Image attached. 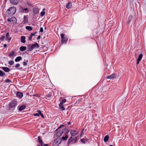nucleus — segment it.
I'll use <instances>...</instances> for the list:
<instances>
[{"instance_id": "nucleus-1", "label": "nucleus", "mask_w": 146, "mask_h": 146, "mask_svg": "<svg viewBox=\"0 0 146 146\" xmlns=\"http://www.w3.org/2000/svg\"><path fill=\"white\" fill-rule=\"evenodd\" d=\"M17 10L16 8L14 7H12L8 9L7 12L9 16H11L13 15Z\"/></svg>"}, {"instance_id": "nucleus-2", "label": "nucleus", "mask_w": 146, "mask_h": 146, "mask_svg": "<svg viewBox=\"0 0 146 146\" xmlns=\"http://www.w3.org/2000/svg\"><path fill=\"white\" fill-rule=\"evenodd\" d=\"M61 37V43L63 44V43H66L68 40V38L67 36H65L63 34H62L60 35Z\"/></svg>"}, {"instance_id": "nucleus-3", "label": "nucleus", "mask_w": 146, "mask_h": 146, "mask_svg": "<svg viewBox=\"0 0 146 146\" xmlns=\"http://www.w3.org/2000/svg\"><path fill=\"white\" fill-rule=\"evenodd\" d=\"M77 140V137H76L73 138L72 137H71L68 141V143L69 145L72 143H75Z\"/></svg>"}, {"instance_id": "nucleus-4", "label": "nucleus", "mask_w": 146, "mask_h": 146, "mask_svg": "<svg viewBox=\"0 0 146 146\" xmlns=\"http://www.w3.org/2000/svg\"><path fill=\"white\" fill-rule=\"evenodd\" d=\"M17 105V102L15 100H13L9 104L10 107L12 108H15Z\"/></svg>"}, {"instance_id": "nucleus-5", "label": "nucleus", "mask_w": 146, "mask_h": 146, "mask_svg": "<svg viewBox=\"0 0 146 146\" xmlns=\"http://www.w3.org/2000/svg\"><path fill=\"white\" fill-rule=\"evenodd\" d=\"M61 142V139L60 138H57L54 141V143L56 146L58 145Z\"/></svg>"}, {"instance_id": "nucleus-6", "label": "nucleus", "mask_w": 146, "mask_h": 146, "mask_svg": "<svg viewBox=\"0 0 146 146\" xmlns=\"http://www.w3.org/2000/svg\"><path fill=\"white\" fill-rule=\"evenodd\" d=\"M8 22H12L13 23H15L17 21L16 19L14 17H12L10 18H8L7 19Z\"/></svg>"}, {"instance_id": "nucleus-7", "label": "nucleus", "mask_w": 146, "mask_h": 146, "mask_svg": "<svg viewBox=\"0 0 146 146\" xmlns=\"http://www.w3.org/2000/svg\"><path fill=\"white\" fill-rule=\"evenodd\" d=\"M20 11L23 13H27L29 12V10L27 8H23V7H21L20 9Z\"/></svg>"}, {"instance_id": "nucleus-8", "label": "nucleus", "mask_w": 146, "mask_h": 146, "mask_svg": "<svg viewBox=\"0 0 146 146\" xmlns=\"http://www.w3.org/2000/svg\"><path fill=\"white\" fill-rule=\"evenodd\" d=\"M70 134L72 136H75L78 134V132L74 130H71Z\"/></svg>"}, {"instance_id": "nucleus-9", "label": "nucleus", "mask_w": 146, "mask_h": 146, "mask_svg": "<svg viewBox=\"0 0 146 146\" xmlns=\"http://www.w3.org/2000/svg\"><path fill=\"white\" fill-rule=\"evenodd\" d=\"M10 3L13 5H17L19 2L18 0H9Z\"/></svg>"}, {"instance_id": "nucleus-10", "label": "nucleus", "mask_w": 146, "mask_h": 146, "mask_svg": "<svg viewBox=\"0 0 146 146\" xmlns=\"http://www.w3.org/2000/svg\"><path fill=\"white\" fill-rule=\"evenodd\" d=\"M143 57V55L141 54H139V56L137 60V64H139V62L141 60Z\"/></svg>"}, {"instance_id": "nucleus-11", "label": "nucleus", "mask_w": 146, "mask_h": 146, "mask_svg": "<svg viewBox=\"0 0 146 146\" xmlns=\"http://www.w3.org/2000/svg\"><path fill=\"white\" fill-rule=\"evenodd\" d=\"M33 13L35 14H37L39 11V8H34L33 9Z\"/></svg>"}, {"instance_id": "nucleus-12", "label": "nucleus", "mask_w": 146, "mask_h": 146, "mask_svg": "<svg viewBox=\"0 0 146 146\" xmlns=\"http://www.w3.org/2000/svg\"><path fill=\"white\" fill-rule=\"evenodd\" d=\"M9 32L7 33L6 34V40H7L8 42H9L11 39V37H9Z\"/></svg>"}, {"instance_id": "nucleus-13", "label": "nucleus", "mask_w": 146, "mask_h": 146, "mask_svg": "<svg viewBox=\"0 0 146 146\" xmlns=\"http://www.w3.org/2000/svg\"><path fill=\"white\" fill-rule=\"evenodd\" d=\"M33 49L34 48H38L39 47V46L37 43H35V44H33L32 45Z\"/></svg>"}, {"instance_id": "nucleus-14", "label": "nucleus", "mask_w": 146, "mask_h": 146, "mask_svg": "<svg viewBox=\"0 0 146 146\" xmlns=\"http://www.w3.org/2000/svg\"><path fill=\"white\" fill-rule=\"evenodd\" d=\"M63 133V132L62 130H59L58 131L56 134V135L57 137L61 136Z\"/></svg>"}, {"instance_id": "nucleus-15", "label": "nucleus", "mask_w": 146, "mask_h": 146, "mask_svg": "<svg viewBox=\"0 0 146 146\" xmlns=\"http://www.w3.org/2000/svg\"><path fill=\"white\" fill-rule=\"evenodd\" d=\"M25 37L24 36H22L21 37V42L25 43L26 42Z\"/></svg>"}, {"instance_id": "nucleus-16", "label": "nucleus", "mask_w": 146, "mask_h": 146, "mask_svg": "<svg viewBox=\"0 0 146 146\" xmlns=\"http://www.w3.org/2000/svg\"><path fill=\"white\" fill-rule=\"evenodd\" d=\"M2 69L6 72H8L10 71L8 67H3L2 68Z\"/></svg>"}, {"instance_id": "nucleus-17", "label": "nucleus", "mask_w": 146, "mask_h": 146, "mask_svg": "<svg viewBox=\"0 0 146 146\" xmlns=\"http://www.w3.org/2000/svg\"><path fill=\"white\" fill-rule=\"evenodd\" d=\"M38 140L39 143L42 146L43 144V143L42 142V140L40 139V137L38 136Z\"/></svg>"}, {"instance_id": "nucleus-18", "label": "nucleus", "mask_w": 146, "mask_h": 146, "mask_svg": "<svg viewBox=\"0 0 146 146\" xmlns=\"http://www.w3.org/2000/svg\"><path fill=\"white\" fill-rule=\"evenodd\" d=\"M72 7V4L71 2H69L66 5V7L68 9H69L71 8Z\"/></svg>"}, {"instance_id": "nucleus-19", "label": "nucleus", "mask_w": 146, "mask_h": 146, "mask_svg": "<svg viewBox=\"0 0 146 146\" xmlns=\"http://www.w3.org/2000/svg\"><path fill=\"white\" fill-rule=\"evenodd\" d=\"M59 109L61 110L62 111H63L65 110V108L64 107L63 104L60 103L59 105Z\"/></svg>"}, {"instance_id": "nucleus-20", "label": "nucleus", "mask_w": 146, "mask_h": 146, "mask_svg": "<svg viewBox=\"0 0 146 146\" xmlns=\"http://www.w3.org/2000/svg\"><path fill=\"white\" fill-rule=\"evenodd\" d=\"M16 95L17 97L19 98H21L23 96V94L21 93L17 92V93Z\"/></svg>"}, {"instance_id": "nucleus-21", "label": "nucleus", "mask_w": 146, "mask_h": 146, "mask_svg": "<svg viewBox=\"0 0 146 146\" xmlns=\"http://www.w3.org/2000/svg\"><path fill=\"white\" fill-rule=\"evenodd\" d=\"M27 48H28V51H31L33 49L32 45H29L27 46Z\"/></svg>"}, {"instance_id": "nucleus-22", "label": "nucleus", "mask_w": 146, "mask_h": 146, "mask_svg": "<svg viewBox=\"0 0 146 146\" xmlns=\"http://www.w3.org/2000/svg\"><path fill=\"white\" fill-rule=\"evenodd\" d=\"M115 76L114 74H111V75L108 76L107 77V78L108 79L113 78H115Z\"/></svg>"}, {"instance_id": "nucleus-23", "label": "nucleus", "mask_w": 146, "mask_h": 146, "mask_svg": "<svg viewBox=\"0 0 146 146\" xmlns=\"http://www.w3.org/2000/svg\"><path fill=\"white\" fill-rule=\"evenodd\" d=\"M22 57L20 56L17 57L15 59V61L16 62H18L21 60Z\"/></svg>"}, {"instance_id": "nucleus-24", "label": "nucleus", "mask_w": 146, "mask_h": 146, "mask_svg": "<svg viewBox=\"0 0 146 146\" xmlns=\"http://www.w3.org/2000/svg\"><path fill=\"white\" fill-rule=\"evenodd\" d=\"M62 131L63 132V133H64L66 134L68 133L69 131L66 128L64 129Z\"/></svg>"}, {"instance_id": "nucleus-25", "label": "nucleus", "mask_w": 146, "mask_h": 146, "mask_svg": "<svg viewBox=\"0 0 146 146\" xmlns=\"http://www.w3.org/2000/svg\"><path fill=\"white\" fill-rule=\"evenodd\" d=\"M25 108V106L24 105H22L21 106L19 109V110L22 111Z\"/></svg>"}, {"instance_id": "nucleus-26", "label": "nucleus", "mask_w": 146, "mask_h": 146, "mask_svg": "<svg viewBox=\"0 0 146 146\" xmlns=\"http://www.w3.org/2000/svg\"><path fill=\"white\" fill-rule=\"evenodd\" d=\"M27 48L25 46H22L20 47V50L21 51H23L26 50Z\"/></svg>"}, {"instance_id": "nucleus-27", "label": "nucleus", "mask_w": 146, "mask_h": 146, "mask_svg": "<svg viewBox=\"0 0 146 146\" xmlns=\"http://www.w3.org/2000/svg\"><path fill=\"white\" fill-rule=\"evenodd\" d=\"M109 138V137L108 135H106L104 137V142H107Z\"/></svg>"}, {"instance_id": "nucleus-28", "label": "nucleus", "mask_w": 146, "mask_h": 146, "mask_svg": "<svg viewBox=\"0 0 146 146\" xmlns=\"http://www.w3.org/2000/svg\"><path fill=\"white\" fill-rule=\"evenodd\" d=\"M37 112H38V113L40 115L41 117L43 118H44V115H43V114L41 112L40 110H38L37 111Z\"/></svg>"}, {"instance_id": "nucleus-29", "label": "nucleus", "mask_w": 146, "mask_h": 146, "mask_svg": "<svg viewBox=\"0 0 146 146\" xmlns=\"http://www.w3.org/2000/svg\"><path fill=\"white\" fill-rule=\"evenodd\" d=\"M26 29L29 31L32 30L33 29L31 27L29 26H26Z\"/></svg>"}, {"instance_id": "nucleus-30", "label": "nucleus", "mask_w": 146, "mask_h": 146, "mask_svg": "<svg viewBox=\"0 0 146 146\" xmlns=\"http://www.w3.org/2000/svg\"><path fill=\"white\" fill-rule=\"evenodd\" d=\"M68 137V135H66L65 137H64V136L62 137L61 138V139L64 140H66L67 139Z\"/></svg>"}, {"instance_id": "nucleus-31", "label": "nucleus", "mask_w": 146, "mask_h": 146, "mask_svg": "<svg viewBox=\"0 0 146 146\" xmlns=\"http://www.w3.org/2000/svg\"><path fill=\"white\" fill-rule=\"evenodd\" d=\"M15 54V52L14 51H12L10 53L9 55V56L10 57L13 56Z\"/></svg>"}, {"instance_id": "nucleus-32", "label": "nucleus", "mask_w": 146, "mask_h": 146, "mask_svg": "<svg viewBox=\"0 0 146 146\" xmlns=\"http://www.w3.org/2000/svg\"><path fill=\"white\" fill-rule=\"evenodd\" d=\"M5 73L3 71L0 70V76H3L5 75Z\"/></svg>"}, {"instance_id": "nucleus-33", "label": "nucleus", "mask_w": 146, "mask_h": 146, "mask_svg": "<svg viewBox=\"0 0 146 146\" xmlns=\"http://www.w3.org/2000/svg\"><path fill=\"white\" fill-rule=\"evenodd\" d=\"M14 63V62L13 60H10L8 64L9 65H12Z\"/></svg>"}, {"instance_id": "nucleus-34", "label": "nucleus", "mask_w": 146, "mask_h": 146, "mask_svg": "<svg viewBox=\"0 0 146 146\" xmlns=\"http://www.w3.org/2000/svg\"><path fill=\"white\" fill-rule=\"evenodd\" d=\"M40 16L41 17H42L43 16H44L45 14V12L44 11H41L40 12Z\"/></svg>"}, {"instance_id": "nucleus-35", "label": "nucleus", "mask_w": 146, "mask_h": 146, "mask_svg": "<svg viewBox=\"0 0 146 146\" xmlns=\"http://www.w3.org/2000/svg\"><path fill=\"white\" fill-rule=\"evenodd\" d=\"M5 38V36H4L1 35V37H0V39L3 41L4 40Z\"/></svg>"}, {"instance_id": "nucleus-36", "label": "nucleus", "mask_w": 146, "mask_h": 146, "mask_svg": "<svg viewBox=\"0 0 146 146\" xmlns=\"http://www.w3.org/2000/svg\"><path fill=\"white\" fill-rule=\"evenodd\" d=\"M51 96H52V94H51V93H48V94L47 95V97L48 98H50V97H51Z\"/></svg>"}, {"instance_id": "nucleus-37", "label": "nucleus", "mask_w": 146, "mask_h": 146, "mask_svg": "<svg viewBox=\"0 0 146 146\" xmlns=\"http://www.w3.org/2000/svg\"><path fill=\"white\" fill-rule=\"evenodd\" d=\"M66 99H63L62 101L60 103H61L62 104H64L65 102H66Z\"/></svg>"}, {"instance_id": "nucleus-38", "label": "nucleus", "mask_w": 146, "mask_h": 146, "mask_svg": "<svg viewBox=\"0 0 146 146\" xmlns=\"http://www.w3.org/2000/svg\"><path fill=\"white\" fill-rule=\"evenodd\" d=\"M20 66V64H17L15 65V67L16 68H18Z\"/></svg>"}, {"instance_id": "nucleus-39", "label": "nucleus", "mask_w": 146, "mask_h": 146, "mask_svg": "<svg viewBox=\"0 0 146 146\" xmlns=\"http://www.w3.org/2000/svg\"><path fill=\"white\" fill-rule=\"evenodd\" d=\"M82 142V143L83 144L85 143V142L84 141V139H82L80 140Z\"/></svg>"}, {"instance_id": "nucleus-40", "label": "nucleus", "mask_w": 146, "mask_h": 146, "mask_svg": "<svg viewBox=\"0 0 146 146\" xmlns=\"http://www.w3.org/2000/svg\"><path fill=\"white\" fill-rule=\"evenodd\" d=\"M5 82L7 83H9L11 82V80L9 79H7Z\"/></svg>"}, {"instance_id": "nucleus-41", "label": "nucleus", "mask_w": 146, "mask_h": 146, "mask_svg": "<svg viewBox=\"0 0 146 146\" xmlns=\"http://www.w3.org/2000/svg\"><path fill=\"white\" fill-rule=\"evenodd\" d=\"M138 111H136L134 113H133V117H135L136 116H134V115L135 114L137 115H138Z\"/></svg>"}, {"instance_id": "nucleus-42", "label": "nucleus", "mask_w": 146, "mask_h": 146, "mask_svg": "<svg viewBox=\"0 0 146 146\" xmlns=\"http://www.w3.org/2000/svg\"><path fill=\"white\" fill-rule=\"evenodd\" d=\"M23 64L24 66H26L27 65V64L26 62L24 61L23 62Z\"/></svg>"}, {"instance_id": "nucleus-43", "label": "nucleus", "mask_w": 146, "mask_h": 146, "mask_svg": "<svg viewBox=\"0 0 146 146\" xmlns=\"http://www.w3.org/2000/svg\"><path fill=\"white\" fill-rule=\"evenodd\" d=\"M33 115L35 116H39V115L38 114V113H36L35 114H33Z\"/></svg>"}, {"instance_id": "nucleus-44", "label": "nucleus", "mask_w": 146, "mask_h": 146, "mask_svg": "<svg viewBox=\"0 0 146 146\" xmlns=\"http://www.w3.org/2000/svg\"><path fill=\"white\" fill-rule=\"evenodd\" d=\"M43 31V29L42 27H41L40 29V31L41 32H42Z\"/></svg>"}, {"instance_id": "nucleus-45", "label": "nucleus", "mask_w": 146, "mask_h": 146, "mask_svg": "<svg viewBox=\"0 0 146 146\" xmlns=\"http://www.w3.org/2000/svg\"><path fill=\"white\" fill-rule=\"evenodd\" d=\"M32 36L30 35L29 36V40H31L32 39Z\"/></svg>"}, {"instance_id": "nucleus-46", "label": "nucleus", "mask_w": 146, "mask_h": 146, "mask_svg": "<svg viewBox=\"0 0 146 146\" xmlns=\"http://www.w3.org/2000/svg\"><path fill=\"white\" fill-rule=\"evenodd\" d=\"M36 33H37V32H35L34 33H31V35L33 37V36H35V34H36Z\"/></svg>"}, {"instance_id": "nucleus-47", "label": "nucleus", "mask_w": 146, "mask_h": 146, "mask_svg": "<svg viewBox=\"0 0 146 146\" xmlns=\"http://www.w3.org/2000/svg\"><path fill=\"white\" fill-rule=\"evenodd\" d=\"M84 134L83 130L81 132V134L80 135V137L82 136Z\"/></svg>"}, {"instance_id": "nucleus-48", "label": "nucleus", "mask_w": 146, "mask_h": 146, "mask_svg": "<svg viewBox=\"0 0 146 146\" xmlns=\"http://www.w3.org/2000/svg\"><path fill=\"white\" fill-rule=\"evenodd\" d=\"M40 38V35H39L37 38V39L38 40Z\"/></svg>"}, {"instance_id": "nucleus-49", "label": "nucleus", "mask_w": 146, "mask_h": 146, "mask_svg": "<svg viewBox=\"0 0 146 146\" xmlns=\"http://www.w3.org/2000/svg\"><path fill=\"white\" fill-rule=\"evenodd\" d=\"M24 61H25V62H26V63H27L28 62V60H25V59L24 60Z\"/></svg>"}, {"instance_id": "nucleus-50", "label": "nucleus", "mask_w": 146, "mask_h": 146, "mask_svg": "<svg viewBox=\"0 0 146 146\" xmlns=\"http://www.w3.org/2000/svg\"><path fill=\"white\" fill-rule=\"evenodd\" d=\"M64 126V125H61L60 127H59L58 128V129H59V128H60V127H62V126Z\"/></svg>"}, {"instance_id": "nucleus-51", "label": "nucleus", "mask_w": 146, "mask_h": 146, "mask_svg": "<svg viewBox=\"0 0 146 146\" xmlns=\"http://www.w3.org/2000/svg\"><path fill=\"white\" fill-rule=\"evenodd\" d=\"M4 47H5V48H6V47H7V45L6 44H5L4 45V46H3Z\"/></svg>"}, {"instance_id": "nucleus-52", "label": "nucleus", "mask_w": 146, "mask_h": 146, "mask_svg": "<svg viewBox=\"0 0 146 146\" xmlns=\"http://www.w3.org/2000/svg\"><path fill=\"white\" fill-rule=\"evenodd\" d=\"M43 146H48V145L47 144H44Z\"/></svg>"}, {"instance_id": "nucleus-53", "label": "nucleus", "mask_w": 146, "mask_h": 146, "mask_svg": "<svg viewBox=\"0 0 146 146\" xmlns=\"http://www.w3.org/2000/svg\"><path fill=\"white\" fill-rule=\"evenodd\" d=\"M42 10L43 11H45V9H44V8H43V9H42Z\"/></svg>"}, {"instance_id": "nucleus-54", "label": "nucleus", "mask_w": 146, "mask_h": 146, "mask_svg": "<svg viewBox=\"0 0 146 146\" xmlns=\"http://www.w3.org/2000/svg\"><path fill=\"white\" fill-rule=\"evenodd\" d=\"M67 124H70V122H68L67 123Z\"/></svg>"}, {"instance_id": "nucleus-55", "label": "nucleus", "mask_w": 146, "mask_h": 146, "mask_svg": "<svg viewBox=\"0 0 146 146\" xmlns=\"http://www.w3.org/2000/svg\"><path fill=\"white\" fill-rule=\"evenodd\" d=\"M25 20V17H24V21Z\"/></svg>"}, {"instance_id": "nucleus-56", "label": "nucleus", "mask_w": 146, "mask_h": 146, "mask_svg": "<svg viewBox=\"0 0 146 146\" xmlns=\"http://www.w3.org/2000/svg\"><path fill=\"white\" fill-rule=\"evenodd\" d=\"M110 146H113V145H110Z\"/></svg>"}, {"instance_id": "nucleus-57", "label": "nucleus", "mask_w": 146, "mask_h": 146, "mask_svg": "<svg viewBox=\"0 0 146 146\" xmlns=\"http://www.w3.org/2000/svg\"><path fill=\"white\" fill-rule=\"evenodd\" d=\"M37 146H40V145H38Z\"/></svg>"}]
</instances>
